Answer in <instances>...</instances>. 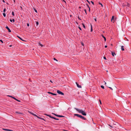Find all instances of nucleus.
<instances>
[{"label":"nucleus","instance_id":"nucleus-41","mask_svg":"<svg viewBox=\"0 0 131 131\" xmlns=\"http://www.w3.org/2000/svg\"><path fill=\"white\" fill-rule=\"evenodd\" d=\"M38 118H39V119H40V117L38 116L37 115V116H36Z\"/></svg>","mask_w":131,"mask_h":131},{"label":"nucleus","instance_id":"nucleus-22","mask_svg":"<svg viewBox=\"0 0 131 131\" xmlns=\"http://www.w3.org/2000/svg\"><path fill=\"white\" fill-rule=\"evenodd\" d=\"M53 119H55V120H59V119L58 118H56L55 117H54V118H53Z\"/></svg>","mask_w":131,"mask_h":131},{"label":"nucleus","instance_id":"nucleus-55","mask_svg":"<svg viewBox=\"0 0 131 131\" xmlns=\"http://www.w3.org/2000/svg\"><path fill=\"white\" fill-rule=\"evenodd\" d=\"M2 1H3V2L4 3H5V1H4V0H2Z\"/></svg>","mask_w":131,"mask_h":131},{"label":"nucleus","instance_id":"nucleus-51","mask_svg":"<svg viewBox=\"0 0 131 131\" xmlns=\"http://www.w3.org/2000/svg\"><path fill=\"white\" fill-rule=\"evenodd\" d=\"M89 4H90V2L89 1H88L87 2Z\"/></svg>","mask_w":131,"mask_h":131},{"label":"nucleus","instance_id":"nucleus-14","mask_svg":"<svg viewBox=\"0 0 131 131\" xmlns=\"http://www.w3.org/2000/svg\"><path fill=\"white\" fill-rule=\"evenodd\" d=\"M17 36L18 37V38L19 39H20L21 40H22V41H25V40H24L23 39H22L21 37H19L18 36Z\"/></svg>","mask_w":131,"mask_h":131},{"label":"nucleus","instance_id":"nucleus-7","mask_svg":"<svg viewBox=\"0 0 131 131\" xmlns=\"http://www.w3.org/2000/svg\"><path fill=\"white\" fill-rule=\"evenodd\" d=\"M76 83L77 84V86L79 88H81V85H79V84L77 82H76Z\"/></svg>","mask_w":131,"mask_h":131},{"label":"nucleus","instance_id":"nucleus-37","mask_svg":"<svg viewBox=\"0 0 131 131\" xmlns=\"http://www.w3.org/2000/svg\"><path fill=\"white\" fill-rule=\"evenodd\" d=\"M78 28L80 30H82L81 28L79 26Z\"/></svg>","mask_w":131,"mask_h":131},{"label":"nucleus","instance_id":"nucleus-56","mask_svg":"<svg viewBox=\"0 0 131 131\" xmlns=\"http://www.w3.org/2000/svg\"><path fill=\"white\" fill-rule=\"evenodd\" d=\"M89 8V11L90 12V7Z\"/></svg>","mask_w":131,"mask_h":131},{"label":"nucleus","instance_id":"nucleus-24","mask_svg":"<svg viewBox=\"0 0 131 131\" xmlns=\"http://www.w3.org/2000/svg\"><path fill=\"white\" fill-rule=\"evenodd\" d=\"M49 117L50 118H53H53H54V117H53V116H51L50 115V116H49Z\"/></svg>","mask_w":131,"mask_h":131},{"label":"nucleus","instance_id":"nucleus-21","mask_svg":"<svg viewBox=\"0 0 131 131\" xmlns=\"http://www.w3.org/2000/svg\"><path fill=\"white\" fill-rule=\"evenodd\" d=\"M37 26L39 25V22L38 21H36Z\"/></svg>","mask_w":131,"mask_h":131},{"label":"nucleus","instance_id":"nucleus-15","mask_svg":"<svg viewBox=\"0 0 131 131\" xmlns=\"http://www.w3.org/2000/svg\"><path fill=\"white\" fill-rule=\"evenodd\" d=\"M121 50L123 51H124L125 50L124 48V46H121Z\"/></svg>","mask_w":131,"mask_h":131},{"label":"nucleus","instance_id":"nucleus-18","mask_svg":"<svg viewBox=\"0 0 131 131\" xmlns=\"http://www.w3.org/2000/svg\"><path fill=\"white\" fill-rule=\"evenodd\" d=\"M127 4L126 5V6H127L128 7H129L130 6V4L129 3H128L127 2Z\"/></svg>","mask_w":131,"mask_h":131},{"label":"nucleus","instance_id":"nucleus-42","mask_svg":"<svg viewBox=\"0 0 131 131\" xmlns=\"http://www.w3.org/2000/svg\"><path fill=\"white\" fill-rule=\"evenodd\" d=\"M99 101H100V104H102L101 101V100H99Z\"/></svg>","mask_w":131,"mask_h":131},{"label":"nucleus","instance_id":"nucleus-3","mask_svg":"<svg viewBox=\"0 0 131 131\" xmlns=\"http://www.w3.org/2000/svg\"><path fill=\"white\" fill-rule=\"evenodd\" d=\"M54 115H55L56 116H57L59 117H64V116H62V115H59L56 114H54Z\"/></svg>","mask_w":131,"mask_h":131},{"label":"nucleus","instance_id":"nucleus-25","mask_svg":"<svg viewBox=\"0 0 131 131\" xmlns=\"http://www.w3.org/2000/svg\"><path fill=\"white\" fill-rule=\"evenodd\" d=\"M101 87L103 89H104V87L103 86V85H101Z\"/></svg>","mask_w":131,"mask_h":131},{"label":"nucleus","instance_id":"nucleus-31","mask_svg":"<svg viewBox=\"0 0 131 131\" xmlns=\"http://www.w3.org/2000/svg\"><path fill=\"white\" fill-rule=\"evenodd\" d=\"M91 2L93 5H94V3L93 1H91Z\"/></svg>","mask_w":131,"mask_h":131},{"label":"nucleus","instance_id":"nucleus-27","mask_svg":"<svg viewBox=\"0 0 131 131\" xmlns=\"http://www.w3.org/2000/svg\"><path fill=\"white\" fill-rule=\"evenodd\" d=\"M81 45H82L83 46H84V43L83 42H81Z\"/></svg>","mask_w":131,"mask_h":131},{"label":"nucleus","instance_id":"nucleus-32","mask_svg":"<svg viewBox=\"0 0 131 131\" xmlns=\"http://www.w3.org/2000/svg\"><path fill=\"white\" fill-rule=\"evenodd\" d=\"M53 60H54L56 61H58L57 60V59H56V58H53Z\"/></svg>","mask_w":131,"mask_h":131},{"label":"nucleus","instance_id":"nucleus-64","mask_svg":"<svg viewBox=\"0 0 131 131\" xmlns=\"http://www.w3.org/2000/svg\"><path fill=\"white\" fill-rule=\"evenodd\" d=\"M7 4H8V3H7Z\"/></svg>","mask_w":131,"mask_h":131},{"label":"nucleus","instance_id":"nucleus-63","mask_svg":"<svg viewBox=\"0 0 131 131\" xmlns=\"http://www.w3.org/2000/svg\"><path fill=\"white\" fill-rule=\"evenodd\" d=\"M72 15H70V17H72Z\"/></svg>","mask_w":131,"mask_h":131},{"label":"nucleus","instance_id":"nucleus-40","mask_svg":"<svg viewBox=\"0 0 131 131\" xmlns=\"http://www.w3.org/2000/svg\"><path fill=\"white\" fill-rule=\"evenodd\" d=\"M103 58H104V59H105V60H106V57H105V56H104V57H103Z\"/></svg>","mask_w":131,"mask_h":131},{"label":"nucleus","instance_id":"nucleus-58","mask_svg":"<svg viewBox=\"0 0 131 131\" xmlns=\"http://www.w3.org/2000/svg\"><path fill=\"white\" fill-rule=\"evenodd\" d=\"M47 116L49 117V116H50V115L47 114Z\"/></svg>","mask_w":131,"mask_h":131},{"label":"nucleus","instance_id":"nucleus-44","mask_svg":"<svg viewBox=\"0 0 131 131\" xmlns=\"http://www.w3.org/2000/svg\"><path fill=\"white\" fill-rule=\"evenodd\" d=\"M12 20V21H13L14 22L15 21V19L14 18H13Z\"/></svg>","mask_w":131,"mask_h":131},{"label":"nucleus","instance_id":"nucleus-52","mask_svg":"<svg viewBox=\"0 0 131 131\" xmlns=\"http://www.w3.org/2000/svg\"><path fill=\"white\" fill-rule=\"evenodd\" d=\"M94 20L95 21H96V18H95L94 19Z\"/></svg>","mask_w":131,"mask_h":131},{"label":"nucleus","instance_id":"nucleus-1","mask_svg":"<svg viewBox=\"0 0 131 131\" xmlns=\"http://www.w3.org/2000/svg\"><path fill=\"white\" fill-rule=\"evenodd\" d=\"M74 109L77 111H78L79 113H81L82 115L84 116L86 115V112L82 110L76 108H74Z\"/></svg>","mask_w":131,"mask_h":131},{"label":"nucleus","instance_id":"nucleus-46","mask_svg":"<svg viewBox=\"0 0 131 131\" xmlns=\"http://www.w3.org/2000/svg\"><path fill=\"white\" fill-rule=\"evenodd\" d=\"M63 131H69L68 130H65V129H63Z\"/></svg>","mask_w":131,"mask_h":131},{"label":"nucleus","instance_id":"nucleus-2","mask_svg":"<svg viewBox=\"0 0 131 131\" xmlns=\"http://www.w3.org/2000/svg\"><path fill=\"white\" fill-rule=\"evenodd\" d=\"M57 93L59 94H61V95H64V94L63 93L60 91L59 90H57Z\"/></svg>","mask_w":131,"mask_h":131},{"label":"nucleus","instance_id":"nucleus-6","mask_svg":"<svg viewBox=\"0 0 131 131\" xmlns=\"http://www.w3.org/2000/svg\"><path fill=\"white\" fill-rule=\"evenodd\" d=\"M79 118H82V119H84L85 120H86V118H85L84 117H83V116H82L81 115H80V117H79Z\"/></svg>","mask_w":131,"mask_h":131},{"label":"nucleus","instance_id":"nucleus-26","mask_svg":"<svg viewBox=\"0 0 131 131\" xmlns=\"http://www.w3.org/2000/svg\"><path fill=\"white\" fill-rule=\"evenodd\" d=\"M12 14L13 16H14V12L12 11Z\"/></svg>","mask_w":131,"mask_h":131},{"label":"nucleus","instance_id":"nucleus-16","mask_svg":"<svg viewBox=\"0 0 131 131\" xmlns=\"http://www.w3.org/2000/svg\"><path fill=\"white\" fill-rule=\"evenodd\" d=\"M14 99L15 100H16V101H18V102H20V100H19L17 99H16L14 97Z\"/></svg>","mask_w":131,"mask_h":131},{"label":"nucleus","instance_id":"nucleus-35","mask_svg":"<svg viewBox=\"0 0 131 131\" xmlns=\"http://www.w3.org/2000/svg\"><path fill=\"white\" fill-rule=\"evenodd\" d=\"M84 11H85V12L86 14V15L87 14V13H86V9H84Z\"/></svg>","mask_w":131,"mask_h":131},{"label":"nucleus","instance_id":"nucleus-38","mask_svg":"<svg viewBox=\"0 0 131 131\" xmlns=\"http://www.w3.org/2000/svg\"><path fill=\"white\" fill-rule=\"evenodd\" d=\"M86 5H87V6L88 7V8H90L89 6V5L88 4H86Z\"/></svg>","mask_w":131,"mask_h":131},{"label":"nucleus","instance_id":"nucleus-28","mask_svg":"<svg viewBox=\"0 0 131 131\" xmlns=\"http://www.w3.org/2000/svg\"><path fill=\"white\" fill-rule=\"evenodd\" d=\"M34 10L37 13V10H36L34 8Z\"/></svg>","mask_w":131,"mask_h":131},{"label":"nucleus","instance_id":"nucleus-47","mask_svg":"<svg viewBox=\"0 0 131 131\" xmlns=\"http://www.w3.org/2000/svg\"><path fill=\"white\" fill-rule=\"evenodd\" d=\"M63 131H69L68 130H65V129H63Z\"/></svg>","mask_w":131,"mask_h":131},{"label":"nucleus","instance_id":"nucleus-5","mask_svg":"<svg viewBox=\"0 0 131 131\" xmlns=\"http://www.w3.org/2000/svg\"><path fill=\"white\" fill-rule=\"evenodd\" d=\"M7 29L8 31L9 32H11V30H10L9 27L7 26L5 27Z\"/></svg>","mask_w":131,"mask_h":131},{"label":"nucleus","instance_id":"nucleus-10","mask_svg":"<svg viewBox=\"0 0 131 131\" xmlns=\"http://www.w3.org/2000/svg\"><path fill=\"white\" fill-rule=\"evenodd\" d=\"M74 115L75 116H77V117H80V116L81 115H80L78 114H74Z\"/></svg>","mask_w":131,"mask_h":131},{"label":"nucleus","instance_id":"nucleus-23","mask_svg":"<svg viewBox=\"0 0 131 131\" xmlns=\"http://www.w3.org/2000/svg\"><path fill=\"white\" fill-rule=\"evenodd\" d=\"M3 15L4 16V17H6V14L5 13H3Z\"/></svg>","mask_w":131,"mask_h":131},{"label":"nucleus","instance_id":"nucleus-33","mask_svg":"<svg viewBox=\"0 0 131 131\" xmlns=\"http://www.w3.org/2000/svg\"><path fill=\"white\" fill-rule=\"evenodd\" d=\"M99 4H100V5H101L102 7H103V5L102 4H101V3H99Z\"/></svg>","mask_w":131,"mask_h":131},{"label":"nucleus","instance_id":"nucleus-34","mask_svg":"<svg viewBox=\"0 0 131 131\" xmlns=\"http://www.w3.org/2000/svg\"><path fill=\"white\" fill-rule=\"evenodd\" d=\"M32 114L33 115H34L35 116H37V115L35 114L34 113H32Z\"/></svg>","mask_w":131,"mask_h":131},{"label":"nucleus","instance_id":"nucleus-60","mask_svg":"<svg viewBox=\"0 0 131 131\" xmlns=\"http://www.w3.org/2000/svg\"><path fill=\"white\" fill-rule=\"evenodd\" d=\"M13 1L14 3L15 2V0H13Z\"/></svg>","mask_w":131,"mask_h":131},{"label":"nucleus","instance_id":"nucleus-61","mask_svg":"<svg viewBox=\"0 0 131 131\" xmlns=\"http://www.w3.org/2000/svg\"><path fill=\"white\" fill-rule=\"evenodd\" d=\"M45 115H46V116H47V114H45Z\"/></svg>","mask_w":131,"mask_h":131},{"label":"nucleus","instance_id":"nucleus-48","mask_svg":"<svg viewBox=\"0 0 131 131\" xmlns=\"http://www.w3.org/2000/svg\"><path fill=\"white\" fill-rule=\"evenodd\" d=\"M10 21L11 22H12V20L10 18Z\"/></svg>","mask_w":131,"mask_h":131},{"label":"nucleus","instance_id":"nucleus-19","mask_svg":"<svg viewBox=\"0 0 131 131\" xmlns=\"http://www.w3.org/2000/svg\"><path fill=\"white\" fill-rule=\"evenodd\" d=\"M82 24L83 25V27H84V28L85 29L86 28L85 26V25H84V24L83 23H82Z\"/></svg>","mask_w":131,"mask_h":131},{"label":"nucleus","instance_id":"nucleus-36","mask_svg":"<svg viewBox=\"0 0 131 131\" xmlns=\"http://www.w3.org/2000/svg\"><path fill=\"white\" fill-rule=\"evenodd\" d=\"M39 44L40 46H41V47L43 46L40 43H39Z\"/></svg>","mask_w":131,"mask_h":131},{"label":"nucleus","instance_id":"nucleus-62","mask_svg":"<svg viewBox=\"0 0 131 131\" xmlns=\"http://www.w3.org/2000/svg\"><path fill=\"white\" fill-rule=\"evenodd\" d=\"M105 82V85H106V82Z\"/></svg>","mask_w":131,"mask_h":131},{"label":"nucleus","instance_id":"nucleus-30","mask_svg":"<svg viewBox=\"0 0 131 131\" xmlns=\"http://www.w3.org/2000/svg\"><path fill=\"white\" fill-rule=\"evenodd\" d=\"M6 9L5 8H4V10H3V12L4 13H5L6 11Z\"/></svg>","mask_w":131,"mask_h":131},{"label":"nucleus","instance_id":"nucleus-57","mask_svg":"<svg viewBox=\"0 0 131 131\" xmlns=\"http://www.w3.org/2000/svg\"><path fill=\"white\" fill-rule=\"evenodd\" d=\"M63 1L65 2V3H66V2L64 0H63Z\"/></svg>","mask_w":131,"mask_h":131},{"label":"nucleus","instance_id":"nucleus-4","mask_svg":"<svg viewBox=\"0 0 131 131\" xmlns=\"http://www.w3.org/2000/svg\"><path fill=\"white\" fill-rule=\"evenodd\" d=\"M114 16H113L112 17V18L111 19V21L112 22L114 23Z\"/></svg>","mask_w":131,"mask_h":131},{"label":"nucleus","instance_id":"nucleus-45","mask_svg":"<svg viewBox=\"0 0 131 131\" xmlns=\"http://www.w3.org/2000/svg\"><path fill=\"white\" fill-rule=\"evenodd\" d=\"M0 41L2 43H3V40H0Z\"/></svg>","mask_w":131,"mask_h":131},{"label":"nucleus","instance_id":"nucleus-53","mask_svg":"<svg viewBox=\"0 0 131 131\" xmlns=\"http://www.w3.org/2000/svg\"><path fill=\"white\" fill-rule=\"evenodd\" d=\"M109 125V126L110 127H112H112H112V126L111 125Z\"/></svg>","mask_w":131,"mask_h":131},{"label":"nucleus","instance_id":"nucleus-13","mask_svg":"<svg viewBox=\"0 0 131 131\" xmlns=\"http://www.w3.org/2000/svg\"><path fill=\"white\" fill-rule=\"evenodd\" d=\"M15 113L17 114H23L22 113L18 111H16Z\"/></svg>","mask_w":131,"mask_h":131},{"label":"nucleus","instance_id":"nucleus-49","mask_svg":"<svg viewBox=\"0 0 131 131\" xmlns=\"http://www.w3.org/2000/svg\"><path fill=\"white\" fill-rule=\"evenodd\" d=\"M20 7L21 8V10H23L22 7L21 6H20Z\"/></svg>","mask_w":131,"mask_h":131},{"label":"nucleus","instance_id":"nucleus-43","mask_svg":"<svg viewBox=\"0 0 131 131\" xmlns=\"http://www.w3.org/2000/svg\"><path fill=\"white\" fill-rule=\"evenodd\" d=\"M27 26L28 27H29V23L27 24Z\"/></svg>","mask_w":131,"mask_h":131},{"label":"nucleus","instance_id":"nucleus-11","mask_svg":"<svg viewBox=\"0 0 131 131\" xmlns=\"http://www.w3.org/2000/svg\"><path fill=\"white\" fill-rule=\"evenodd\" d=\"M113 56H114V55H116V54L114 52L112 51L111 52Z\"/></svg>","mask_w":131,"mask_h":131},{"label":"nucleus","instance_id":"nucleus-20","mask_svg":"<svg viewBox=\"0 0 131 131\" xmlns=\"http://www.w3.org/2000/svg\"><path fill=\"white\" fill-rule=\"evenodd\" d=\"M7 96L9 97H11L12 98H13V99H14V97L12 96H10V95H7Z\"/></svg>","mask_w":131,"mask_h":131},{"label":"nucleus","instance_id":"nucleus-39","mask_svg":"<svg viewBox=\"0 0 131 131\" xmlns=\"http://www.w3.org/2000/svg\"><path fill=\"white\" fill-rule=\"evenodd\" d=\"M107 87H108L109 88H110V89H111V90H113V89H112V88L111 87H108V86H107Z\"/></svg>","mask_w":131,"mask_h":131},{"label":"nucleus","instance_id":"nucleus-12","mask_svg":"<svg viewBox=\"0 0 131 131\" xmlns=\"http://www.w3.org/2000/svg\"><path fill=\"white\" fill-rule=\"evenodd\" d=\"M101 36H102V37L104 38V41H106V38H105V37L103 35H101Z\"/></svg>","mask_w":131,"mask_h":131},{"label":"nucleus","instance_id":"nucleus-59","mask_svg":"<svg viewBox=\"0 0 131 131\" xmlns=\"http://www.w3.org/2000/svg\"><path fill=\"white\" fill-rule=\"evenodd\" d=\"M50 81L51 82V83H52V82H52V81H51V80H50Z\"/></svg>","mask_w":131,"mask_h":131},{"label":"nucleus","instance_id":"nucleus-54","mask_svg":"<svg viewBox=\"0 0 131 131\" xmlns=\"http://www.w3.org/2000/svg\"><path fill=\"white\" fill-rule=\"evenodd\" d=\"M105 48H106L107 47V46H106V45H105Z\"/></svg>","mask_w":131,"mask_h":131},{"label":"nucleus","instance_id":"nucleus-50","mask_svg":"<svg viewBox=\"0 0 131 131\" xmlns=\"http://www.w3.org/2000/svg\"><path fill=\"white\" fill-rule=\"evenodd\" d=\"M78 19H79L80 20H81V19L80 18H79V16H78Z\"/></svg>","mask_w":131,"mask_h":131},{"label":"nucleus","instance_id":"nucleus-17","mask_svg":"<svg viewBox=\"0 0 131 131\" xmlns=\"http://www.w3.org/2000/svg\"><path fill=\"white\" fill-rule=\"evenodd\" d=\"M91 29L90 31L91 32H92L93 31L92 27V26L91 24Z\"/></svg>","mask_w":131,"mask_h":131},{"label":"nucleus","instance_id":"nucleus-9","mask_svg":"<svg viewBox=\"0 0 131 131\" xmlns=\"http://www.w3.org/2000/svg\"><path fill=\"white\" fill-rule=\"evenodd\" d=\"M3 130H6V131H13V130L10 129H7L6 128H3Z\"/></svg>","mask_w":131,"mask_h":131},{"label":"nucleus","instance_id":"nucleus-8","mask_svg":"<svg viewBox=\"0 0 131 131\" xmlns=\"http://www.w3.org/2000/svg\"><path fill=\"white\" fill-rule=\"evenodd\" d=\"M48 93H49V94H51L53 95H57L56 94L52 93L50 92H48Z\"/></svg>","mask_w":131,"mask_h":131},{"label":"nucleus","instance_id":"nucleus-29","mask_svg":"<svg viewBox=\"0 0 131 131\" xmlns=\"http://www.w3.org/2000/svg\"><path fill=\"white\" fill-rule=\"evenodd\" d=\"M40 119L44 121H46L45 120V119L43 118L40 117Z\"/></svg>","mask_w":131,"mask_h":131}]
</instances>
